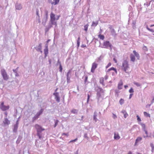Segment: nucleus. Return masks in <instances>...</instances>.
<instances>
[{"mask_svg": "<svg viewBox=\"0 0 154 154\" xmlns=\"http://www.w3.org/2000/svg\"><path fill=\"white\" fill-rule=\"evenodd\" d=\"M98 37L101 40H103L104 38V36L103 35H101L100 34L98 35Z\"/></svg>", "mask_w": 154, "mask_h": 154, "instance_id": "obj_35", "label": "nucleus"}, {"mask_svg": "<svg viewBox=\"0 0 154 154\" xmlns=\"http://www.w3.org/2000/svg\"><path fill=\"white\" fill-rule=\"evenodd\" d=\"M89 98H90V96H89V94H88V98H87V103H88L89 101Z\"/></svg>", "mask_w": 154, "mask_h": 154, "instance_id": "obj_51", "label": "nucleus"}, {"mask_svg": "<svg viewBox=\"0 0 154 154\" xmlns=\"http://www.w3.org/2000/svg\"><path fill=\"white\" fill-rule=\"evenodd\" d=\"M112 45L108 41L104 42L102 48L109 49L110 50H112Z\"/></svg>", "mask_w": 154, "mask_h": 154, "instance_id": "obj_5", "label": "nucleus"}, {"mask_svg": "<svg viewBox=\"0 0 154 154\" xmlns=\"http://www.w3.org/2000/svg\"><path fill=\"white\" fill-rule=\"evenodd\" d=\"M112 114H113V116H112L113 118L114 119H116L117 118V116L114 113H113Z\"/></svg>", "mask_w": 154, "mask_h": 154, "instance_id": "obj_46", "label": "nucleus"}, {"mask_svg": "<svg viewBox=\"0 0 154 154\" xmlns=\"http://www.w3.org/2000/svg\"><path fill=\"white\" fill-rule=\"evenodd\" d=\"M54 2H52L51 3L52 5H55L57 4L59 2V0H54Z\"/></svg>", "mask_w": 154, "mask_h": 154, "instance_id": "obj_22", "label": "nucleus"}, {"mask_svg": "<svg viewBox=\"0 0 154 154\" xmlns=\"http://www.w3.org/2000/svg\"><path fill=\"white\" fill-rule=\"evenodd\" d=\"M9 108V106H5L4 105V103L3 102H1L0 105V109L2 110V111H5L8 109Z\"/></svg>", "mask_w": 154, "mask_h": 154, "instance_id": "obj_7", "label": "nucleus"}, {"mask_svg": "<svg viewBox=\"0 0 154 154\" xmlns=\"http://www.w3.org/2000/svg\"><path fill=\"white\" fill-rule=\"evenodd\" d=\"M134 91L132 88H131V89L129 90V92L131 94H133Z\"/></svg>", "mask_w": 154, "mask_h": 154, "instance_id": "obj_41", "label": "nucleus"}, {"mask_svg": "<svg viewBox=\"0 0 154 154\" xmlns=\"http://www.w3.org/2000/svg\"><path fill=\"white\" fill-rule=\"evenodd\" d=\"M71 70H69L67 74L66 78H67L68 77L71 78Z\"/></svg>", "mask_w": 154, "mask_h": 154, "instance_id": "obj_33", "label": "nucleus"}, {"mask_svg": "<svg viewBox=\"0 0 154 154\" xmlns=\"http://www.w3.org/2000/svg\"><path fill=\"white\" fill-rule=\"evenodd\" d=\"M154 98L152 100V101L151 104H152L153 103H154Z\"/></svg>", "mask_w": 154, "mask_h": 154, "instance_id": "obj_63", "label": "nucleus"}, {"mask_svg": "<svg viewBox=\"0 0 154 154\" xmlns=\"http://www.w3.org/2000/svg\"><path fill=\"white\" fill-rule=\"evenodd\" d=\"M60 17V16L59 15H57L56 17V20H58L59 19Z\"/></svg>", "mask_w": 154, "mask_h": 154, "instance_id": "obj_53", "label": "nucleus"}, {"mask_svg": "<svg viewBox=\"0 0 154 154\" xmlns=\"http://www.w3.org/2000/svg\"><path fill=\"white\" fill-rule=\"evenodd\" d=\"M63 135H66L67 136H68V133H63L62 134V135L63 136Z\"/></svg>", "mask_w": 154, "mask_h": 154, "instance_id": "obj_58", "label": "nucleus"}, {"mask_svg": "<svg viewBox=\"0 0 154 154\" xmlns=\"http://www.w3.org/2000/svg\"><path fill=\"white\" fill-rule=\"evenodd\" d=\"M123 85V83L122 81H120L118 85V88L119 89H121L122 88V86Z\"/></svg>", "mask_w": 154, "mask_h": 154, "instance_id": "obj_17", "label": "nucleus"}, {"mask_svg": "<svg viewBox=\"0 0 154 154\" xmlns=\"http://www.w3.org/2000/svg\"><path fill=\"white\" fill-rule=\"evenodd\" d=\"M51 22L52 25H57V22L55 21L56 20V17L55 15L52 12L50 14Z\"/></svg>", "mask_w": 154, "mask_h": 154, "instance_id": "obj_6", "label": "nucleus"}, {"mask_svg": "<svg viewBox=\"0 0 154 154\" xmlns=\"http://www.w3.org/2000/svg\"><path fill=\"white\" fill-rule=\"evenodd\" d=\"M15 76H16V77H17V76H19V75L18 74L17 72L16 73H15Z\"/></svg>", "mask_w": 154, "mask_h": 154, "instance_id": "obj_61", "label": "nucleus"}, {"mask_svg": "<svg viewBox=\"0 0 154 154\" xmlns=\"http://www.w3.org/2000/svg\"><path fill=\"white\" fill-rule=\"evenodd\" d=\"M140 124L141 126L142 129L145 132V133L146 134V136H143L144 137V138L147 137H148V136H147L148 132H147V131L146 129L145 125L142 122H140Z\"/></svg>", "mask_w": 154, "mask_h": 154, "instance_id": "obj_8", "label": "nucleus"}, {"mask_svg": "<svg viewBox=\"0 0 154 154\" xmlns=\"http://www.w3.org/2000/svg\"><path fill=\"white\" fill-rule=\"evenodd\" d=\"M44 109H42L38 112H37L36 113L38 116H40L41 114H42Z\"/></svg>", "mask_w": 154, "mask_h": 154, "instance_id": "obj_30", "label": "nucleus"}, {"mask_svg": "<svg viewBox=\"0 0 154 154\" xmlns=\"http://www.w3.org/2000/svg\"><path fill=\"white\" fill-rule=\"evenodd\" d=\"M46 18H45V19L44 22V20H43V21H42V23H43V24H44V25L45 24V23H46Z\"/></svg>", "mask_w": 154, "mask_h": 154, "instance_id": "obj_52", "label": "nucleus"}, {"mask_svg": "<svg viewBox=\"0 0 154 154\" xmlns=\"http://www.w3.org/2000/svg\"><path fill=\"white\" fill-rule=\"evenodd\" d=\"M123 114L125 118H126L128 116V114L125 110H122L121 112Z\"/></svg>", "mask_w": 154, "mask_h": 154, "instance_id": "obj_18", "label": "nucleus"}, {"mask_svg": "<svg viewBox=\"0 0 154 154\" xmlns=\"http://www.w3.org/2000/svg\"><path fill=\"white\" fill-rule=\"evenodd\" d=\"M111 32L112 35L115 36L116 35V32L114 29H111Z\"/></svg>", "mask_w": 154, "mask_h": 154, "instance_id": "obj_27", "label": "nucleus"}, {"mask_svg": "<svg viewBox=\"0 0 154 154\" xmlns=\"http://www.w3.org/2000/svg\"><path fill=\"white\" fill-rule=\"evenodd\" d=\"M88 26H89V25L88 24L84 26V30L85 31H87Z\"/></svg>", "mask_w": 154, "mask_h": 154, "instance_id": "obj_38", "label": "nucleus"}, {"mask_svg": "<svg viewBox=\"0 0 154 154\" xmlns=\"http://www.w3.org/2000/svg\"><path fill=\"white\" fill-rule=\"evenodd\" d=\"M75 154H78V150H77L76 152L75 153Z\"/></svg>", "mask_w": 154, "mask_h": 154, "instance_id": "obj_64", "label": "nucleus"}, {"mask_svg": "<svg viewBox=\"0 0 154 154\" xmlns=\"http://www.w3.org/2000/svg\"><path fill=\"white\" fill-rule=\"evenodd\" d=\"M84 137L85 138H86L87 139V140L89 138L87 136V133H85L84 135Z\"/></svg>", "mask_w": 154, "mask_h": 154, "instance_id": "obj_44", "label": "nucleus"}, {"mask_svg": "<svg viewBox=\"0 0 154 154\" xmlns=\"http://www.w3.org/2000/svg\"><path fill=\"white\" fill-rule=\"evenodd\" d=\"M44 109H42L38 112H37L36 113L38 116H40L41 114H42Z\"/></svg>", "mask_w": 154, "mask_h": 154, "instance_id": "obj_29", "label": "nucleus"}, {"mask_svg": "<svg viewBox=\"0 0 154 154\" xmlns=\"http://www.w3.org/2000/svg\"><path fill=\"white\" fill-rule=\"evenodd\" d=\"M111 65V63H109L106 66V68H107L109 66H110Z\"/></svg>", "mask_w": 154, "mask_h": 154, "instance_id": "obj_48", "label": "nucleus"}, {"mask_svg": "<svg viewBox=\"0 0 154 154\" xmlns=\"http://www.w3.org/2000/svg\"><path fill=\"white\" fill-rule=\"evenodd\" d=\"M48 45L47 43H46L45 45V48H48Z\"/></svg>", "mask_w": 154, "mask_h": 154, "instance_id": "obj_56", "label": "nucleus"}, {"mask_svg": "<svg viewBox=\"0 0 154 154\" xmlns=\"http://www.w3.org/2000/svg\"><path fill=\"white\" fill-rule=\"evenodd\" d=\"M44 52L45 56L46 57L48 53V48H45L44 50Z\"/></svg>", "mask_w": 154, "mask_h": 154, "instance_id": "obj_31", "label": "nucleus"}, {"mask_svg": "<svg viewBox=\"0 0 154 154\" xmlns=\"http://www.w3.org/2000/svg\"><path fill=\"white\" fill-rule=\"evenodd\" d=\"M80 41H77V45L78 46V47H79V45H80Z\"/></svg>", "mask_w": 154, "mask_h": 154, "instance_id": "obj_54", "label": "nucleus"}, {"mask_svg": "<svg viewBox=\"0 0 154 154\" xmlns=\"http://www.w3.org/2000/svg\"><path fill=\"white\" fill-rule=\"evenodd\" d=\"M18 124H19V120H17L16 122V124L15 125H18Z\"/></svg>", "mask_w": 154, "mask_h": 154, "instance_id": "obj_60", "label": "nucleus"}, {"mask_svg": "<svg viewBox=\"0 0 154 154\" xmlns=\"http://www.w3.org/2000/svg\"><path fill=\"white\" fill-rule=\"evenodd\" d=\"M133 94H130L129 97V99H130L131 98V97H132V95H133Z\"/></svg>", "mask_w": 154, "mask_h": 154, "instance_id": "obj_55", "label": "nucleus"}, {"mask_svg": "<svg viewBox=\"0 0 154 154\" xmlns=\"http://www.w3.org/2000/svg\"><path fill=\"white\" fill-rule=\"evenodd\" d=\"M137 120L138 122H140L141 121V119L138 115L137 116Z\"/></svg>", "mask_w": 154, "mask_h": 154, "instance_id": "obj_47", "label": "nucleus"}, {"mask_svg": "<svg viewBox=\"0 0 154 154\" xmlns=\"http://www.w3.org/2000/svg\"><path fill=\"white\" fill-rule=\"evenodd\" d=\"M124 100L122 99H121L119 100V103L121 105H122L124 103Z\"/></svg>", "mask_w": 154, "mask_h": 154, "instance_id": "obj_40", "label": "nucleus"}, {"mask_svg": "<svg viewBox=\"0 0 154 154\" xmlns=\"http://www.w3.org/2000/svg\"><path fill=\"white\" fill-rule=\"evenodd\" d=\"M78 110L76 109H73L71 111V112L74 114H77L78 112Z\"/></svg>", "mask_w": 154, "mask_h": 154, "instance_id": "obj_32", "label": "nucleus"}, {"mask_svg": "<svg viewBox=\"0 0 154 154\" xmlns=\"http://www.w3.org/2000/svg\"><path fill=\"white\" fill-rule=\"evenodd\" d=\"M100 82L103 85H104V79L103 78H100Z\"/></svg>", "mask_w": 154, "mask_h": 154, "instance_id": "obj_28", "label": "nucleus"}, {"mask_svg": "<svg viewBox=\"0 0 154 154\" xmlns=\"http://www.w3.org/2000/svg\"><path fill=\"white\" fill-rule=\"evenodd\" d=\"M67 79V82L68 83H69L70 82V78L68 77H67V78H66Z\"/></svg>", "mask_w": 154, "mask_h": 154, "instance_id": "obj_43", "label": "nucleus"}, {"mask_svg": "<svg viewBox=\"0 0 154 154\" xmlns=\"http://www.w3.org/2000/svg\"><path fill=\"white\" fill-rule=\"evenodd\" d=\"M59 122V121L57 120H54L55 124L54 126V128H55L56 127V126L57 125Z\"/></svg>", "mask_w": 154, "mask_h": 154, "instance_id": "obj_36", "label": "nucleus"}, {"mask_svg": "<svg viewBox=\"0 0 154 154\" xmlns=\"http://www.w3.org/2000/svg\"><path fill=\"white\" fill-rule=\"evenodd\" d=\"M81 47L83 48L85 47H86V45H85L82 44L81 45Z\"/></svg>", "mask_w": 154, "mask_h": 154, "instance_id": "obj_57", "label": "nucleus"}, {"mask_svg": "<svg viewBox=\"0 0 154 154\" xmlns=\"http://www.w3.org/2000/svg\"><path fill=\"white\" fill-rule=\"evenodd\" d=\"M133 53L135 55V56L137 57L138 59H139L140 58V56L139 54L137 52L135 51H134Z\"/></svg>", "mask_w": 154, "mask_h": 154, "instance_id": "obj_19", "label": "nucleus"}, {"mask_svg": "<svg viewBox=\"0 0 154 154\" xmlns=\"http://www.w3.org/2000/svg\"><path fill=\"white\" fill-rule=\"evenodd\" d=\"M134 84L136 85L137 87H140L141 86V84L138 82H134Z\"/></svg>", "mask_w": 154, "mask_h": 154, "instance_id": "obj_39", "label": "nucleus"}, {"mask_svg": "<svg viewBox=\"0 0 154 154\" xmlns=\"http://www.w3.org/2000/svg\"><path fill=\"white\" fill-rule=\"evenodd\" d=\"M78 140L77 138H76L74 140H70L69 142V143H71V142H74Z\"/></svg>", "mask_w": 154, "mask_h": 154, "instance_id": "obj_42", "label": "nucleus"}, {"mask_svg": "<svg viewBox=\"0 0 154 154\" xmlns=\"http://www.w3.org/2000/svg\"><path fill=\"white\" fill-rule=\"evenodd\" d=\"M18 125H14V128L13 129V131L14 132H16L17 130Z\"/></svg>", "mask_w": 154, "mask_h": 154, "instance_id": "obj_20", "label": "nucleus"}, {"mask_svg": "<svg viewBox=\"0 0 154 154\" xmlns=\"http://www.w3.org/2000/svg\"><path fill=\"white\" fill-rule=\"evenodd\" d=\"M42 44L41 43H40L39 45L36 46L35 47V48L36 50L38 51H40L41 53H42Z\"/></svg>", "mask_w": 154, "mask_h": 154, "instance_id": "obj_11", "label": "nucleus"}, {"mask_svg": "<svg viewBox=\"0 0 154 154\" xmlns=\"http://www.w3.org/2000/svg\"><path fill=\"white\" fill-rule=\"evenodd\" d=\"M130 58L131 60L133 62H134L135 60V57L132 54H131L130 55Z\"/></svg>", "mask_w": 154, "mask_h": 154, "instance_id": "obj_25", "label": "nucleus"}, {"mask_svg": "<svg viewBox=\"0 0 154 154\" xmlns=\"http://www.w3.org/2000/svg\"><path fill=\"white\" fill-rule=\"evenodd\" d=\"M97 64L96 63L94 62L92 64V67L91 69V72L94 73V72L95 69L97 68Z\"/></svg>", "mask_w": 154, "mask_h": 154, "instance_id": "obj_9", "label": "nucleus"}, {"mask_svg": "<svg viewBox=\"0 0 154 154\" xmlns=\"http://www.w3.org/2000/svg\"><path fill=\"white\" fill-rule=\"evenodd\" d=\"M114 139L116 140H118L120 138V137L118 133H115L114 137Z\"/></svg>", "mask_w": 154, "mask_h": 154, "instance_id": "obj_16", "label": "nucleus"}, {"mask_svg": "<svg viewBox=\"0 0 154 154\" xmlns=\"http://www.w3.org/2000/svg\"><path fill=\"white\" fill-rule=\"evenodd\" d=\"M98 113L96 112H95L94 113L93 115V120H94L95 122H96L98 120V119L97 118V116Z\"/></svg>", "mask_w": 154, "mask_h": 154, "instance_id": "obj_14", "label": "nucleus"}, {"mask_svg": "<svg viewBox=\"0 0 154 154\" xmlns=\"http://www.w3.org/2000/svg\"><path fill=\"white\" fill-rule=\"evenodd\" d=\"M95 90L97 92L96 98L99 103H100L102 100L101 97V94L104 92V90L101 88L99 87L96 88Z\"/></svg>", "mask_w": 154, "mask_h": 154, "instance_id": "obj_1", "label": "nucleus"}, {"mask_svg": "<svg viewBox=\"0 0 154 154\" xmlns=\"http://www.w3.org/2000/svg\"><path fill=\"white\" fill-rule=\"evenodd\" d=\"M3 123L5 125H8L10 124V121L7 118L5 117L4 118V120L3 121Z\"/></svg>", "mask_w": 154, "mask_h": 154, "instance_id": "obj_12", "label": "nucleus"}, {"mask_svg": "<svg viewBox=\"0 0 154 154\" xmlns=\"http://www.w3.org/2000/svg\"><path fill=\"white\" fill-rule=\"evenodd\" d=\"M52 27V25L51 24H50L48 26H46L45 28V32H47L51 27Z\"/></svg>", "mask_w": 154, "mask_h": 154, "instance_id": "obj_15", "label": "nucleus"}, {"mask_svg": "<svg viewBox=\"0 0 154 154\" xmlns=\"http://www.w3.org/2000/svg\"><path fill=\"white\" fill-rule=\"evenodd\" d=\"M111 70H114L116 73H117V71L116 70V69L114 67H111L109 69H108L107 71V72H109Z\"/></svg>", "mask_w": 154, "mask_h": 154, "instance_id": "obj_21", "label": "nucleus"}, {"mask_svg": "<svg viewBox=\"0 0 154 154\" xmlns=\"http://www.w3.org/2000/svg\"><path fill=\"white\" fill-rule=\"evenodd\" d=\"M98 24V21H97L95 22L93 21L91 25L92 26L95 27Z\"/></svg>", "mask_w": 154, "mask_h": 154, "instance_id": "obj_24", "label": "nucleus"}, {"mask_svg": "<svg viewBox=\"0 0 154 154\" xmlns=\"http://www.w3.org/2000/svg\"><path fill=\"white\" fill-rule=\"evenodd\" d=\"M1 74L4 80L7 81L9 79V76L4 69H2L1 71Z\"/></svg>", "mask_w": 154, "mask_h": 154, "instance_id": "obj_4", "label": "nucleus"}, {"mask_svg": "<svg viewBox=\"0 0 154 154\" xmlns=\"http://www.w3.org/2000/svg\"><path fill=\"white\" fill-rule=\"evenodd\" d=\"M143 113L145 116L147 117H150V115L149 114L147 113V112H144Z\"/></svg>", "mask_w": 154, "mask_h": 154, "instance_id": "obj_34", "label": "nucleus"}, {"mask_svg": "<svg viewBox=\"0 0 154 154\" xmlns=\"http://www.w3.org/2000/svg\"><path fill=\"white\" fill-rule=\"evenodd\" d=\"M35 127L37 130V135L39 139H41L42 138L41 132L45 129L42 128L41 126L38 124L35 125Z\"/></svg>", "mask_w": 154, "mask_h": 154, "instance_id": "obj_2", "label": "nucleus"}, {"mask_svg": "<svg viewBox=\"0 0 154 154\" xmlns=\"http://www.w3.org/2000/svg\"><path fill=\"white\" fill-rule=\"evenodd\" d=\"M18 67L16 69H13V71L15 73H16L17 72V69H18Z\"/></svg>", "mask_w": 154, "mask_h": 154, "instance_id": "obj_50", "label": "nucleus"}, {"mask_svg": "<svg viewBox=\"0 0 154 154\" xmlns=\"http://www.w3.org/2000/svg\"><path fill=\"white\" fill-rule=\"evenodd\" d=\"M39 117V116H38L37 114H36L35 116L32 118V119L33 122H34L36 119H38Z\"/></svg>", "mask_w": 154, "mask_h": 154, "instance_id": "obj_26", "label": "nucleus"}, {"mask_svg": "<svg viewBox=\"0 0 154 154\" xmlns=\"http://www.w3.org/2000/svg\"><path fill=\"white\" fill-rule=\"evenodd\" d=\"M53 95L55 96V99L56 101L59 103L60 102V97L59 96V93L58 92H54Z\"/></svg>", "mask_w": 154, "mask_h": 154, "instance_id": "obj_10", "label": "nucleus"}, {"mask_svg": "<svg viewBox=\"0 0 154 154\" xmlns=\"http://www.w3.org/2000/svg\"><path fill=\"white\" fill-rule=\"evenodd\" d=\"M88 76H86L85 78V81H84L85 84L86 83V82H87V81L88 80Z\"/></svg>", "mask_w": 154, "mask_h": 154, "instance_id": "obj_49", "label": "nucleus"}, {"mask_svg": "<svg viewBox=\"0 0 154 154\" xmlns=\"http://www.w3.org/2000/svg\"><path fill=\"white\" fill-rule=\"evenodd\" d=\"M59 69L60 72H61L62 71V67L61 64H60V67H59Z\"/></svg>", "mask_w": 154, "mask_h": 154, "instance_id": "obj_45", "label": "nucleus"}, {"mask_svg": "<svg viewBox=\"0 0 154 154\" xmlns=\"http://www.w3.org/2000/svg\"><path fill=\"white\" fill-rule=\"evenodd\" d=\"M122 69L126 73H127V71L129 69L128 62L126 60H124L122 63L121 66Z\"/></svg>", "mask_w": 154, "mask_h": 154, "instance_id": "obj_3", "label": "nucleus"}, {"mask_svg": "<svg viewBox=\"0 0 154 154\" xmlns=\"http://www.w3.org/2000/svg\"><path fill=\"white\" fill-rule=\"evenodd\" d=\"M142 140V137H138L136 139L135 142V145H136L138 142Z\"/></svg>", "mask_w": 154, "mask_h": 154, "instance_id": "obj_23", "label": "nucleus"}, {"mask_svg": "<svg viewBox=\"0 0 154 154\" xmlns=\"http://www.w3.org/2000/svg\"><path fill=\"white\" fill-rule=\"evenodd\" d=\"M59 64L60 65L61 64L60 62V61L59 59L58 60L57 62V64Z\"/></svg>", "mask_w": 154, "mask_h": 154, "instance_id": "obj_59", "label": "nucleus"}, {"mask_svg": "<svg viewBox=\"0 0 154 154\" xmlns=\"http://www.w3.org/2000/svg\"><path fill=\"white\" fill-rule=\"evenodd\" d=\"M151 104H152L151 103V104H150L147 105L146 106V107H150V106L151 105Z\"/></svg>", "mask_w": 154, "mask_h": 154, "instance_id": "obj_62", "label": "nucleus"}, {"mask_svg": "<svg viewBox=\"0 0 154 154\" xmlns=\"http://www.w3.org/2000/svg\"><path fill=\"white\" fill-rule=\"evenodd\" d=\"M23 8L22 5L20 3H17L15 5L16 9L17 10H20Z\"/></svg>", "mask_w": 154, "mask_h": 154, "instance_id": "obj_13", "label": "nucleus"}, {"mask_svg": "<svg viewBox=\"0 0 154 154\" xmlns=\"http://www.w3.org/2000/svg\"><path fill=\"white\" fill-rule=\"evenodd\" d=\"M150 146L152 148V152H153L154 151V146L152 143H151Z\"/></svg>", "mask_w": 154, "mask_h": 154, "instance_id": "obj_37", "label": "nucleus"}]
</instances>
